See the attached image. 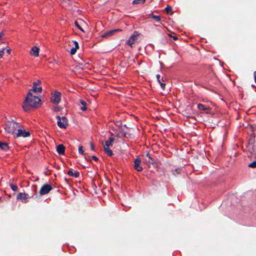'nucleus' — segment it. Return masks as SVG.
Segmentation results:
<instances>
[{"mask_svg": "<svg viewBox=\"0 0 256 256\" xmlns=\"http://www.w3.org/2000/svg\"><path fill=\"white\" fill-rule=\"evenodd\" d=\"M41 105L40 100L38 96L34 95L33 93L28 92L22 106L24 110L29 111L31 108H36Z\"/></svg>", "mask_w": 256, "mask_h": 256, "instance_id": "obj_1", "label": "nucleus"}, {"mask_svg": "<svg viewBox=\"0 0 256 256\" xmlns=\"http://www.w3.org/2000/svg\"><path fill=\"white\" fill-rule=\"evenodd\" d=\"M20 126H21L20 123L12 120L8 121L4 124V128L6 133L13 135L14 136Z\"/></svg>", "mask_w": 256, "mask_h": 256, "instance_id": "obj_2", "label": "nucleus"}, {"mask_svg": "<svg viewBox=\"0 0 256 256\" xmlns=\"http://www.w3.org/2000/svg\"><path fill=\"white\" fill-rule=\"evenodd\" d=\"M58 119V126L62 128H66L68 126V121L65 116L60 117V116H56Z\"/></svg>", "mask_w": 256, "mask_h": 256, "instance_id": "obj_3", "label": "nucleus"}, {"mask_svg": "<svg viewBox=\"0 0 256 256\" xmlns=\"http://www.w3.org/2000/svg\"><path fill=\"white\" fill-rule=\"evenodd\" d=\"M61 93L58 91H55L52 94L50 98L51 102L54 104H58L61 100Z\"/></svg>", "mask_w": 256, "mask_h": 256, "instance_id": "obj_4", "label": "nucleus"}, {"mask_svg": "<svg viewBox=\"0 0 256 256\" xmlns=\"http://www.w3.org/2000/svg\"><path fill=\"white\" fill-rule=\"evenodd\" d=\"M17 132L16 134H14V138H18V137L26 138L30 136V132H26L24 130L21 129L20 126L18 128Z\"/></svg>", "mask_w": 256, "mask_h": 256, "instance_id": "obj_5", "label": "nucleus"}, {"mask_svg": "<svg viewBox=\"0 0 256 256\" xmlns=\"http://www.w3.org/2000/svg\"><path fill=\"white\" fill-rule=\"evenodd\" d=\"M52 189V186L48 184H44L40 188L39 194L40 196L48 194Z\"/></svg>", "mask_w": 256, "mask_h": 256, "instance_id": "obj_6", "label": "nucleus"}, {"mask_svg": "<svg viewBox=\"0 0 256 256\" xmlns=\"http://www.w3.org/2000/svg\"><path fill=\"white\" fill-rule=\"evenodd\" d=\"M139 35L140 34L138 32L134 31L128 40L126 44L131 47H132V44L134 43L135 40Z\"/></svg>", "mask_w": 256, "mask_h": 256, "instance_id": "obj_7", "label": "nucleus"}, {"mask_svg": "<svg viewBox=\"0 0 256 256\" xmlns=\"http://www.w3.org/2000/svg\"><path fill=\"white\" fill-rule=\"evenodd\" d=\"M121 29H114L108 32H106L102 36V38H108L112 36L114 33L121 31Z\"/></svg>", "mask_w": 256, "mask_h": 256, "instance_id": "obj_8", "label": "nucleus"}, {"mask_svg": "<svg viewBox=\"0 0 256 256\" xmlns=\"http://www.w3.org/2000/svg\"><path fill=\"white\" fill-rule=\"evenodd\" d=\"M198 108L201 112H204L206 113H208L210 110V108L208 106H205L202 104H198L197 105Z\"/></svg>", "mask_w": 256, "mask_h": 256, "instance_id": "obj_9", "label": "nucleus"}, {"mask_svg": "<svg viewBox=\"0 0 256 256\" xmlns=\"http://www.w3.org/2000/svg\"><path fill=\"white\" fill-rule=\"evenodd\" d=\"M16 198L22 200L25 203L28 202V197L26 193L19 192L17 194Z\"/></svg>", "mask_w": 256, "mask_h": 256, "instance_id": "obj_10", "label": "nucleus"}, {"mask_svg": "<svg viewBox=\"0 0 256 256\" xmlns=\"http://www.w3.org/2000/svg\"><path fill=\"white\" fill-rule=\"evenodd\" d=\"M140 158H136L134 161V168L138 172H140L142 170V168L140 166Z\"/></svg>", "mask_w": 256, "mask_h": 256, "instance_id": "obj_11", "label": "nucleus"}, {"mask_svg": "<svg viewBox=\"0 0 256 256\" xmlns=\"http://www.w3.org/2000/svg\"><path fill=\"white\" fill-rule=\"evenodd\" d=\"M39 48L36 46H34L32 48L30 51V54L31 56H34L36 57L38 56Z\"/></svg>", "mask_w": 256, "mask_h": 256, "instance_id": "obj_12", "label": "nucleus"}, {"mask_svg": "<svg viewBox=\"0 0 256 256\" xmlns=\"http://www.w3.org/2000/svg\"><path fill=\"white\" fill-rule=\"evenodd\" d=\"M65 146L62 144H58L56 147V151L59 154H64L65 151Z\"/></svg>", "mask_w": 256, "mask_h": 256, "instance_id": "obj_13", "label": "nucleus"}, {"mask_svg": "<svg viewBox=\"0 0 256 256\" xmlns=\"http://www.w3.org/2000/svg\"><path fill=\"white\" fill-rule=\"evenodd\" d=\"M144 158L146 162L152 164H154L155 163L154 159L150 156L148 152H146Z\"/></svg>", "mask_w": 256, "mask_h": 256, "instance_id": "obj_14", "label": "nucleus"}, {"mask_svg": "<svg viewBox=\"0 0 256 256\" xmlns=\"http://www.w3.org/2000/svg\"><path fill=\"white\" fill-rule=\"evenodd\" d=\"M41 83L40 80H38L36 82H34L32 84V88L28 90V92L34 93L36 92L37 86Z\"/></svg>", "mask_w": 256, "mask_h": 256, "instance_id": "obj_15", "label": "nucleus"}, {"mask_svg": "<svg viewBox=\"0 0 256 256\" xmlns=\"http://www.w3.org/2000/svg\"><path fill=\"white\" fill-rule=\"evenodd\" d=\"M84 22L81 19H79L75 21L74 24L82 32H84V29L82 28V25L84 24Z\"/></svg>", "mask_w": 256, "mask_h": 256, "instance_id": "obj_16", "label": "nucleus"}, {"mask_svg": "<svg viewBox=\"0 0 256 256\" xmlns=\"http://www.w3.org/2000/svg\"><path fill=\"white\" fill-rule=\"evenodd\" d=\"M0 149L4 151H7L9 149L8 143L0 142Z\"/></svg>", "mask_w": 256, "mask_h": 256, "instance_id": "obj_17", "label": "nucleus"}, {"mask_svg": "<svg viewBox=\"0 0 256 256\" xmlns=\"http://www.w3.org/2000/svg\"><path fill=\"white\" fill-rule=\"evenodd\" d=\"M68 174L70 176H74V178H78L80 176V173L78 171H74L73 172L72 170H69L68 172Z\"/></svg>", "mask_w": 256, "mask_h": 256, "instance_id": "obj_18", "label": "nucleus"}, {"mask_svg": "<svg viewBox=\"0 0 256 256\" xmlns=\"http://www.w3.org/2000/svg\"><path fill=\"white\" fill-rule=\"evenodd\" d=\"M104 152L110 156H113L114 154L110 148H104Z\"/></svg>", "mask_w": 256, "mask_h": 256, "instance_id": "obj_19", "label": "nucleus"}, {"mask_svg": "<svg viewBox=\"0 0 256 256\" xmlns=\"http://www.w3.org/2000/svg\"><path fill=\"white\" fill-rule=\"evenodd\" d=\"M80 104L82 105V106L80 108V110L82 111H85L86 110L87 108L86 106V103L85 101L84 100H80Z\"/></svg>", "mask_w": 256, "mask_h": 256, "instance_id": "obj_20", "label": "nucleus"}, {"mask_svg": "<svg viewBox=\"0 0 256 256\" xmlns=\"http://www.w3.org/2000/svg\"><path fill=\"white\" fill-rule=\"evenodd\" d=\"M165 11L166 12L167 14H172V8L171 6H168L165 8Z\"/></svg>", "mask_w": 256, "mask_h": 256, "instance_id": "obj_21", "label": "nucleus"}, {"mask_svg": "<svg viewBox=\"0 0 256 256\" xmlns=\"http://www.w3.org/2000/svg\"><path fill=\"white\" fill-rule=\"evenodd\" d=\"M181 170L180 168H176L172 170V174L176 175V174H180V173Z\"/></svg>", "mask_w": 256, "mask_h": 256, "instance_id": "obj_22", "label": "nucleus"}, {"mask_svg": "<svg viewBox=\"0 0 256 256\" xmlns=\"http://www.w3.org/2000/svg\"><path fill=\"white\" fill-rule=\"evenodd\" d=\"M146 0H134L132 4H143L145 2Z\"/></svg>", "mask_w": 256, "mask_h": 256, "instance_id": "obj_23", "label": "nucleus"}, {"mask_svg": "<svg viewBox=\"0 0 256 256\" xmlns=\"http://www.w3.org/2000/svg\"><path fill=\"white\" fill-rule=\"evenodd\" d=\"M112 144L111 142H110L109 141L106 140L104 144V148H110V146H112Z\"/></svg>", "mask_w": 256, "mask_h": 256, "instance_id": "obj_24", "label": "nucleus"}, {"mask_svg": "<svg viewBox=\"0 0 256 256\" xmlns=\"http://www.w3.org/2000/svg\"><path fill=\"white\" fill-rule=\"evenodd\" d=\"M152 18L156 22H160V17L158 16H156L152 14Z\"/></svg>", "mask_w": 256, "mask_h": 256, "instance_id": "obj_25", "label": "nucleus"}, {"mask_svg": "<svg viewBox=\"0 0 256 256\" xmlns=\"http://www.w3.org/2000/svg\"><path fill=\"white\" fill-rule=\"evenodd\" d=\"M10 186L12 190L14 192H16L18 190V188L16 185L10 184Z\"/></svg>", "mask_w": 256, "mask_h": 256, "instance_id": "obj_26", "label": "nucleus"}, {"mask_svg": "<svg viewBox=\"0 0 256 256\" xmlns=\"http://www.w3.org/2000/svg\"><path fill=\"white\" fill-rule=\"evenodd\" d=\"M248 166V167L252 168H256V160H254V162H252V163H250Z\"/></svg>", "mask_w": 256, "mask_h": 256, "instance_id": "obj_27", "label": "nucleus"}, {"mask_svg": "<svg viewBox=\"0 0 256 256\" xmlns=\"http://www.w3.org/2000/svg\"><path fill=\"white\" fill-rule=\"evenodd\" d=\"M78 152L82 154H86L84 153V151L83 150V146H82L78 147Z\"/></svg>", "mask_w": 256, "mask_h": 256, "instance_id": "obj_28", "label": "nucleus"}, {"mask_svg": "<svg viewBox=\"0 0 256 256\" xmlns=\"http://www.w3.org/2000/svg\"><path fill=\"white\" fill-rule=\"evenodd\" d=\"M162 81V82H160V87L162 89V90H164V88H165V84L164 82H164V80H163V78H162V79H161Z\"/></svg>", "mask_w": 256, "mask_h": 256, "instance_id": "obj_29", "label": "nucleus"}, {"mask_svg": "<svg viewBox=\"0 0 256 256\" xmlns=\"http://www.w3.org/2000/svg\"><path fill=\"white\" fill-rule=\"evenodd\" d=\"M120 132L122 133V136L124 138L126 137V132H125L124 130L121 129L120 130Z\"/></svg>", "mask_w": 256, "mask_h": 256, "instance_id": "obj_30", "label": "nucleus"}, {"mask_svg": "<svg viewBox=\"0 0 256 256\" xmlns=\"http://www.w3.org/2000/svg\"><path fill=\"white\" fill-rule=\"evenodd\" d=\"M76 48H72L71 50H70V53L72 55H73L74 54H76Z\"/></svg>", "mask_w": 256, "mask_h": 256, "instance_id": "obj_31", "label": "nucleus"}, {"mask_svg": "<svg viewBox=\"0 0 256 256\" xmlns=\"http://www.w3.org/2000/svg\"><path fill=\"white\" fill-rule=\"evenodd\" d=\"M74 46H75L74 48H76V50L78 49L79 48V45H78V42L77 41H76V40H74Z\"/></svg>", "mask_w": 256, "mask_h": 256, "instance_id": "obj_32", "label": "nucleus"}, {"mask_svg": "<svg viewBox=\"0 0 256 256\" xmlns=\"http://www.w3.org/2000/svg\"><path fill=\"white\" fill-rule=\"evenodd\" d=\"M4 48H3L2 50H0V58H1L4 55Z\"/></svg>", "mask_w": 256, "mask_h": 256, "instance_id": "obj_33", "label": "nucleus"}, {"mask_svg": "<svg viewBox=\"0 0 256 256\" xmlns=\"http://www.w3.org/2000/svg\"><path fill=\"white\" fill-rule=\"evenodd\" d=\"M90 148H91V150L93 151H94L95 150L94 149V144L92 142H91L90 144Z\"/></svg>", "mask_w": 256, "mask_h": 256, "instance_id": "obj_34", "label": "nucleus"}, {"mask_svg": "<svg viewBox=\"0 0 256 256\" xmlns=\"http://www.w3.org/2000/svg\"><path fill=\"white\" fill-rule=\"evenodd\" d=\"M156 78L157 79V81L158 82V83L161 82V80H160V74H156Z\"/></svg>", "mask_w": 256, "mask_h": 256, "instance_id": "obj_35", "label": "nucleus"}, {"mask_svg": "<svg viewBox=\"0 0 256 256\" xmlns=\"http://www.w3.org/2000/svg\"><path fill=\"white\" fill-rule=\"evenodd\" d=\"M114 138H112V137H110V138H109L108 140V141H109V142H111V143L113 144V142H114Z\"/></svg>", "mask_w": 256, "mask_h": 256, "instance_id": "obj_36", "label": "nucleus"}, {"mask_svg": "<svg viewBox=\"0 0 256 256\" xmlns=\"http://www.w3.org/2000/svg\"><path fill=\"white\" fill-rule=\"evenodd\" d=\"M42 87L40 86L38 88H36V92H42Z\"/></svg>", "mask_w": 256, "mask_h": 256, "instance_id": "obj_37", "label": "nucleus"}, {"mask_svg": "<svg viewBox=\"0 0 256 256\" xmlns=\"http://www.w3.org/2000/svg\"><path fill=\"white\" fill-rule=\"evenodd\" d=\"M85 159L88 161V162H91V160L90 158V156H88L86 155V154L85 155Z\"/></svg>", "mask_w": 256, "mask_h": 256, "instance_id": "obj_38", "label": "nucleus"}, {"mask_svg": "<svg viewBox=\"0 0 256 256\" xmlns=\"http://www.w3.org/2000/svg\"><path fill=\"white\" fill-rule=\"evenodd\" d=\"M168 36H170V37H172L173 38V39L174 40H178V37L176 36H172L170 34H168Z\"/></svg>", "mask_w": 256, "mask_h": 256, "instance_id": "obj_39", "label": "nucleus"}, {"mask_svg": "<svg viewBox=\"0 0 256 256\" xmlns=\"http://www.w3.org/2000/svg\"><path fill=\"white\" fill-rule=\"evenodd\" d=\"M92 159L94 160L95 161H98V158H97L96 156H92Z\"/></svg>", "mask_w": 256, "mask_h": 256, "instance_id": "obj_40", "label": "nucleus"}, {"mask_svg": "<svg viewBox=\"0 0 256 256\" xmlns=\"http://www.w3.org/2000/svg\"><path fill=\"white\" fill-rule=\"evenodd\" d=\"M254 82L256 83V72H254Z\"/></svg>", "mask_w": 256, "mask_h": 256, "instance_id": "obj_41", "label": "nucleus"}, {"mask_svg": "<svg viewBox=\"0 0 256 256\" xmlns=\"http://www.w3.org/2000/svg\"><path fill=\"white\" fill-rule=\"evenodd\" d=\"M4 34V32H0V39L2 38V36Z\"/></svg>", "mask_w": 256, "mask_h": 256, "instance_id": "obj_42", "label": "nucleus"}, {"mask_svg": "<svg viewBox=\"0 0 256 256\" xmlns=\"http://www.w3.org/2000/svg\"><path fill=\"white\" fill-rule=\"evenodd\" d=\"M10 52H11V50H10V48L8 49V50H6V52H7V53H8V54H10Z\"/></svg>", "mask_w": 256, "mask_h": 256, "instance_id": "obj_43", "label": "nucleus"}, {"mask_svg": "<svg viewBox=\"0 0 256 256\" xmlns=\"http://www.w3.org/2000/svg\"><path fill=\"white\" fill-rule=\"evenodd\" d=\"M116 136L118 137V138H120L121 136H120V134H116Z\"/></svg>", "mask_w": 256, "mask_h": 256, "instance_id": "obj_44", "label": "nucleus"}, {"mask_svg": "<svg viewBox=\"0 0 256 256\" xmlns=\"http://www.w3.org/2000/svg\"><path fill=\"white\" fill-rule=\"evenodd\" d=\"M54 110H55L56 111H58V108H54Z\"/></svg>", "mask_w": 256, "mask_h": 256, "instance_id": "obj_45", "label": "nucleus"}, {"mask_svg": "<svg viewBox=\"0 0 256 256\" xmlns=\"http://www.w3.org/2000/svg\"><path fill=\"white\" fill-rule=\"evenodd\" d=\"M141 63H142V61H140V62H138V64H141Z\"/></svg>", "mask_w": 256, "mask_h": 256, "instance_id": "obj_46", "label": "nucleus"}, {"mask_svg": "<svg viewBox=\"0 0 256 256\" xmlns=\"http://www.w3.org/2000/svg\"><path fill=\"white\" fill-rule=\"evenodd\" d=\"M252 87H255V86H254V84H252Z\"/></svg>", "mask_w": 256, "mask_h": 256, "instance_id": "obj_47", "label": "nucleus"}]
</instances>
